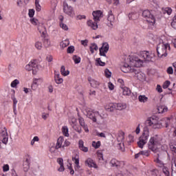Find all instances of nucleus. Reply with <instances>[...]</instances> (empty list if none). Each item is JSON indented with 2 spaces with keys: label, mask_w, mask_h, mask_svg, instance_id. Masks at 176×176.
<instances>
[{
  "label": "nucleus",
  "mask_w": 176,
  "mask_h": 176,
  "mask_svg": "<svg viewBox=\"0 0 176 176\" xmlns=\"http://www.w3.org/2000/svg\"><path fill=\"white\" fill-rule=\"evenodd\" d=\"M55 82L57 85H61V83L64 82V80L62 78H60L59 74H55Z\"/></svg>",
  "instance_id": "bb28decb"
},
{
  "label": "nucleus",
  "mask_w": 176,
  "mask_h": 176,
  "mask_svg": "<svg viewBox=\"0 0 176 176\" xmlns=\"http://www.w3.org/2000/svg\"><path fill=\"white\" fill-rule=\"evenodd\" d=\"M64 142V138L63 137H59L57 142H56V145L55 146V149H60V148H64V144H63V143Z\"/></svg>",
  "instance_id": "f3484780"
},
{
  "label": "nucleus",
  "mask_w": 176,
  "mask_h": 176,
  "mask_svg": "<svg viewBox=\"0 0 176 176\" xmlns=\"http://www.w3.org/2000/svg\"><path fill=\"white\" fill-rule=\"evenodd\" d=\"M62 132L65 137H69V133H68V127L67 126H63Z\"/></svg>",
  "instance_id": "72a5a7b5"
},
{
  "label": "nucleus",
  "mask_w": 176,
  "mask_h": 176,
  "mask_svg": "<svg viewBox=\"0 0 176 176\" xmlns=\"http://www.w3.org/2000/svg\"><path fill=\"white\" fill-rule=\"evenodd\" d=\"M171 168H172L171 175L176 176V159L175 158L172 159Z\"/></svg>",
  "instance_id": "aec40b11"
},
{
  "label": "nucleus",
  "mask_w": 176,
  "mask_h": 176,
  "mask_svg": "<svg viewBox=\"0 0 176 176\" xmlns=\"http://www.w3.org/2000/svg\"><path fill=\"white\" fill-rule=\"evenodd\" d=\"M105 109L109 112H113L116 109V104L113 103H109L108 105L105 106Z\"/></svg>",
  "instance_id": "412c9836"
},
{
  "label": "nucleus",
  "mask_w": 176,
  "mask_h": 176,
  "mask_svg": "<svg viewBox=\"0 0 176 176\" xmlns=\"http://www.w3.org/2000/svg\"><path fill=\"white\" fill-rule=\"evenodd\" d=\"M73 60H74L75 64H79V63H80V57H79L76 55L73 56Z\"/></svg>",
  "instance_id": "c03bdc74"
},
{
  "label": "nucleus",
  "mask_w": 176,
  "mask_h": 176,
  "mask_svg": "<svg viewBox=\"0 0 176 176\" xmlns=\"http://www.w3.org/2000/svg\"><path fill=\"white\" fill-rule=\"evenodd\" d=\"M122 94L124 96H130L131 94V91L127 87H124L122 89Z\"/></svg>",
  "instance_id": "473e14b6"
},
{
  "label": "nucleus",
  "mask_w": 176,
  "mask_h": 176,
  "mask_svg": "<svg viewBox=\"0 0 176 176\" xmlns=\"http://www.w3.org/2000/svg\"><path fill=\"white\" fill-rule=\"evenodd\" d=\"M95 65L98 67H105V62L102 61V60H101V58H98L96 59V63Z\"/></svg>",
  "instance_id": "393cba45"
},
{
  "label": "nucleus",
  "mask_w": 176,
  "mask_h": 176,
  "mask_svg": "<svg viewBox=\"0 0 176 176\" xmlns=\"http://www.w3.org/2000/svg\"><path fill=\"white\" fill-rule=\"evenodd\" d=\"M0 138L2 140L3 144H8V141L9 140L8 135V130L6 129V127H4L3 129H1L0 132Z\"/></svg>",
  "instance_id": "9b49d317"
},
{
  "label": "nucleus",
  "mask_w": 176,
  "mask_h": 176,
  "mask_svg": "<svg viewBox=\"0 0 176 176\" xmlns=\"http://www.w3.org/2000/svg\"><path fill=\"white\" fill-rule=\"evenodd\" d=\"M140 155L142 156H149V151H140Z\"/></svg>",
  "instance_id": "864d4df0"
},
{
  "label": "nucleus",
  "mask_w": 176,
  "mask_h": 176,
  "mask_svg": "<svg viewBox=\"0 0 176 176\" xmlns=\"http://www.w3.org/2000/svg\"><path fill=\"white\" fill-rule=\"evenodd\" d=\"M30 21H31L32 24H33V25H38V23H39L38 19H36L35 18L30 19Z\"/></svg>",
  "instance_id": "5fc2aeb1"
},
{
  "label": "nucleus",
  "mask_w": 176,
  "mask_h": 176,
  "mask_svg": "<svg viewBox=\"0 0 176 176\" xmlns=\"http://www.w3.org/2000/svg\"><path fill=\"white\" fill-rule=\"evenodd\" d=\"M149 63V61H152V55L149 54V52L142 51L140 52V54L138 57H132L130 58L129 62L130 65H131V69L129 72L132 74H135L137 75L138 79L141 80L142 78H141L142 73L140 72V67H142V64L144 63Z\"/></svg>",
  "instance_id": "f257e3e1"
},
{
  "label": "nucleus",
  "mask_w": 176,
  "mask_h": 176,
  "mask_svg": "<svg viewBox=\"0 0 176 176\" xmlns=\"http://www.w3.org/2000/svg\"><path fill=\"white\" fill-rule=\"evenodd\" d=\"M170 82L168 80L165 81L162 86L163 89H167V87H168V86H170Z\"/></svg>",
  "instance_id": "4d7b16f0"
},
{
  "label": "nucleus",
  "mask_w": 176,
  "mask_h": 176,
  "mask_svg": "<svg viewBox=\"0 0 176 176\" xmlns=\"http://www.w3.org/2000/svg\"><path fill=\"white\" fill-rule=\"evenodd\" d=\"M163 13L164 14H167L170 15L171 13H173V10L170 8H166L164 10H163Z\"/></svg>",
  "instance_id": "a19ab883"
},
{
  "label": "nucleus",
  "mask_w": 176,
  "mask_h": 176,
  "mask_svg": "<svg viewBox=\"0 0 176 176\" xmlns=\"http://www.w3.org/2000/svg\"><path fill=\"white\" fill-rule=\"evenodd\" d=\"M34 14H35V10H29V16L30 17H34Z\"/></svg>",
  "instance_id": "0e129e2a"
},
{
  "label": "nucleus",
  "mask_w": 176,
  "mask_h": 176,
  "mask_svg": "<svg viewBox=\"0 0 176 176\" xmlns=\"http://www.w3.org/2000/svg\"><path fill=\"white\" fill-rule=\"evenodd\" d=\"M129 140H128L129 144H131V142H134V136L129 135Z\"/></svg>",
  "instance_id": "bf43d9fd"
},
{
  "label": "nucleus",
  "mask_w": 176,
  "mask_h": 176,
  "mask_svg": "<svg viewBox=\"0 0 176 176\" xmlns=\"http://www.w3.org/2000/svg\"><path fill=\"white\" fill-rule=\"evenodd\" d=\"M100 49L104 50V52H108V50H109V45L108 43H104Z\"/></svg>",
  "instance_id": "79ce46f5"
},
{
  "label": "nucleus",
  "mask_w": 176,
  "mask_h": 176,
  "mask_svg": "<svg viewBox=\"0 0 176 176\" xmlns=\"http://www.w3.org/2000/svg\"><path fill=\"white\" fill-rule=\"evenodd\" d=\"M162 144V140L157 135H156L154 137H151L148 142V148L150 151L153 152L154 153H156L157 152L159 147Z\"/></svg>",
  "instance_id": "f03ea898"
},
{
  "label": "nucleus",
  "mask_w": 176,
  "mask_h": 176,
  "mask_svg": "<svg viewBox=\"0 0 176 176\" xmlns=\"http://www.w3.org/2000/svg\"><path fill=\"white\" fill-rule=\"evenodd\" d=\"M92 14L94 21H100V18L102 17V12L101 10L94 11Z\"/></svg>",
  "instance_id": "ddd939ff"
},
{
  "label": "nucleus",
  "mask_w": 176,
  "mask_h": 176,
  "mask_svg": "<svg viewBox=\"0 0 176 176\" xmlns=\"http://www.w3.org/2000/svg\"><path fill=\"white\" fill-rule=\"evenodd\" d=\"M98 159L99 162H102L104 160V155L101 153H98Z\"/></svg>",
  "instance_id": "13d9d810"
},
{
  "label": "nucleus",
  "mask_w": 176,
  "mask_h": 176,
  "mask_svg": "<svg viewBox=\"0 0 176 176\" xmlns=\"http://www.w3.org/2000/svg\"><path fill=\"white\" fill-rule=\"evenodd\" d=\"M88 42L89 41L87 40H82L81 41V45H82L83 46H87Z\"/></svg>",
  "instance_id": "774afa93"
},
{
  "label": "nucleus",
  "mask_w": 176,
  "mask_h": 176,
  "mask_svg": "<svg viewBox=\"0 0 176 176\" xmlns=\"http://www.w3.org/2000/svg\"><path fill=\"white\" fill-rule=\"evenodd\" d=\"M60 47H61L63 49H65V47H67V46H69V40L66 39V40H65L64 41H62V42L60 43Z\"/></svg>",
  "instance_id": "7c9ffc66"
},
{
  "label": "nucleus",
  "mask_w": 176,
  "mask_h": 176,
  "mask_svg": "<svg viewBox=\"0 0 176 176\" xmlns=\"http://www.w3.org/2000/svg\"><path fill=\"white\" fill-rule=\"evenodd\" d=\"M170 149L172 152H174V153H176V143L170 142Z\"/></svg>",
  "instance_id": "ea45409f"
},
{
  "label": "nucleus",
  "mask_w": 176,
  "mask_h": 176,
  "mask_svg": "<svg viewBox=\"0 0 176 176\" xmlns=\"http://www.w3.org/2000/svg\"><path fill=\"white\" fill-rule=\"evenodd\" d=\"M19 83H20V81H19L17 79H15L11 82V87H16Z\"/></svg>",
  "instance_id": "de8ad7c7"
},
{
  "label": "nucleus",
  "mask_w": 176,
  "mask_h": 176,
  "mask_svg": "<svg viewBox=\"0 0 176 176\" xmlns=\"http://www.w3.org/2000/svg\"><path fill=\"white\" fill-rule=\"evenodd\" d=\"M116 109L118 111H122V109H126L127 108V106L126 104L123 103H116Z\"/></svg>",
  "instance_id": "4be33fe9"
},
{
  "label": "nucleus",
  "mask_w": 176,
  "mask_h": 176,
  "mask_svg": "<svg viewBox=\"0 0 176 176\" xmlns=\"http://www.w3.org/2000/svg\"><path fill=\"white\" fill-rule=\"evenodd\" d=\"M67 52V53H69V54H72V53H74V52H75V47H74V46H72V45L68 47Z\"/></svg>",
  "instance_id": "49530a36"
},
{
  "label": "nucleus",
  "mask_w": 176,
  "mask_h": 176,
  "mask_svg": "<svg viewBox=\"0 0 176 176\" xmlns=\"http://www.w3.org/2000/svg\"><path fill=\"white\" fill-rule=\"evenodd\" d=\"M73 162H74L75 164H79V158L78 157H72Z\"/></svg>",
  "instance_id": "338daca9"
},
{
  "label": "nucleus",
  "mask_w": 176,
  "mask_h": 176,
  "mask_svg": "<svg viewBox=\"0 0 176 176\" xmlns=\"http://www.w3.org/2000/svg\"><path fill=\"white\" fill-rule=\"evenodd\" d=\"M39 138L38 136H35L32 140H31V145H34L35 142H38Z\"/></svg>",
  "instance_id": "3c124183"
},
{
  "label": "nucleus",
  "mask_w": 176,
  "mask_h": 176,
  "mask_svg": "<svg viewBox=\"0 0 176 176\" xmlns=\"http://www.w3.org/2000/svg\"><path fill=\"white\" fill-rule=\"evenodd\" d=\"M63 12L65 13V14H67V16H72L74 14H75V12L74 11V8L72 6H69L67 1H63Z\"/></svg>",
  "instance_id": "1a4fd4ad"
},
{
  "label": "nucleus",
  "mask_w": 176,
  "mask_h": 176,
  "mask_svg": "<svg viewBox=\"0 0 176 176\" xmlns=\"http://www.w3.org/2000/svg\"><path fill=\"white\" fill-rule=\"evenodd\" d=\"M142 16L150 25H155L156 21L155 20V16L151 13V11L148 10L143 11Z\"/></svg>",
  "instance_id": "39448f33"
},
{
  "label": "nucleus",
  "mask_w": 176,
  "mask_h": 176,
  "mask_svg": "<svg viewBox=\"0 0 176 176\" xmlns=\"http://www.w3.org/2000/svg\"><path fill=\"white\" fill-rule=\"evenodd\" d=\"M110 164L111 167H116V168H119L120 166H122V162L116 159H112L110 161Z\"/></svg>",
  "instance_id": "dca6fc26"
},
{
  "label": "nucleus",
  "mask_w": 176,
  "mask_h": 176,
  "mask_svg": "<svg viewBox=\"0 0 176 176\" xmlns=\"http://www.w3.org/2000/svg\"><path fill=\"white\" fill-rule=\"evenodd\" d=\"M85 115L87 116V118L93 120V122H97V118H96V116H97V115H100V113L98 111H93L90 109H87L85 110Z\"/></svg>",
  "instance_id": "9d476101"
},
{
  "label": "nucleus",
  "mask_w": 176,
  "mask_h": 176,
  "mask_svg": "<svg viewBox=\"0 0 176 176\" xmlns=\"http://www.w3.org/2000/svg\"><path fill=\"white\" fill-rule=\"evenodd\" d=\"M43 43L45 47H49L50 46V41L48 38H44Z\"/></svg>",
  "instance_id": "8fccbe9b"
},
{
  "label": "nucleus",
  "mask_w": 176,
  "mask_h": 176,
  "mask_svg": "<svg viewBox=\"0 0 176 176\" xmlns=\"http://www.w3.org/2000/svg\"><path fill=\"white\" fill-rule=\"evenodd\" d=\"M107 20L109 21L108 26L109 27H113V22L115 21V16L112 14V11L110 10L109 12V15L107 16Z\"/></svg>",
  "instance_id": "f8f14e48"
},
{
  "label": "nucleus",
  "mask_w": 176,
  "mask_h": 176,
  "mask_svg": "<svg viewBox=\"0 0 176 176\" xmlns=\"http://www.w3.org/2000/svg\"><path fill=\"white\" fill-rule=\"evenodd\" d=\"M167 47H168V50H170V44H165L163 40H161L160 43L157 46V53L160 58L167 57Z\"/></svg>",
  "instance_id": "7ed1b4c3"
},
{
  "label": "nucleus",
  "mask_w": 176,
  "mask_h": 176,
  "mask_svg": "<svg viewBox=\"0 0 176 176\" xmlns=\"http://www.w3.org/2000/svg\"><path fill=\"white\" fill-rule=\"evenodd\" d=\"M69 145H71V142H69L68 140H65L63 148H65V146H69Z\"/></svg>",
  "instance_id": "69168bd1"
},
{
  "label": "nucleus",
  "mask_w": 176,
  "mask_h": 176,
  "mask_svg": "<svg viewBox=\"0 0 176 176\" xmlns=\"http://www.w3.org/2000/svg\"><path fill=\"white\" fill-rule=\"evenodd\" d=\"M74 129L77 131V133H78V134H80V133H82V128L78 127V126H74Z\"/></svg>",
  "instance_id": "680f3d73"
},
{
  "label": "nucleus",
  "mask_w": 176,
  "mask_h": 176,
  "mask_svg": "<svg viewBox=\"0 0 176 176\" xmlns=\"http://www.w3.org/2000/svg\"><path fill=\"white\" fill-rule=\"evenodd\" d=\"M60 73L63 76L69 75V72L68 70L65 71V66L64 65L61 66L60 67Z\"/></svg>",
  "instance_id": "cd10ccee"
},
{
  "label": "nucleus",
  "mask_w": 176,
  "mask_h": 176,
  "mask_svg": "<svg viewBox=\"0 0 176 176\" xmlns=\"http://www.w3.org/2000/svg\"><path fill=\"white\" fill-rule=\"evenodd\" d=\"M92 146L94 148H95V149H98V148H100V146H101V142L100 141H98L97 142H93Z\"/></svg>",
  "instance_id": "4c0bfd02"
},
{
  "label": "nucleus",
  "mask_w": 176,
  "mask_h": 176,
  "mask_svg": "<svg viewBox=\"0 0 176 176\" xmlns=\"http://www.w3.org/2000/svg\"><path fill=\"white\" fill-rule=\"evenodd\" d=\"M35 5H36V12H41L42 7L39 4V0L35 1Z\"/></svg>",
  "instance_id": "58836bf2"
},
{
  "label": "nucleus",
  "mask_w": 176,
  "mask_h": 176,
  "mask_svg": "<svg viewBox=\"0 0 176 176\" xmlns=\"http://www.w3.org/2000/svg\"><path fill=\"white\" fill-rule=\"evenodd\" d=\"M140 102H146L148 101V97L145 95H140L138 97Z\"/></svg>",
  "instance_id": "c756f323"
},
{
  "label": "nucleus",
  "mask_w": 176,
  "mask_h": 176,
  "mask_svg": "<svg viewBox=\"0 0 176 176\" xmlns=\"http://www.w3.org/2000/svg\"><path fill=\"white\" fill-rule=\"evenodd\" d=\"M117 141L118 142V148L119 151H121V152H124V143L123 142V141H124V132H118L117 135Z\"/></svg>",
  "instance_id": "423d86ee"
},
{
  "label": "nucleus",
  "mask_w": 176,
  "mask_h": 176,
  "mask_svg": "<svg viewBox=\"0 0 176 176\" xmlns=\"http://www.w3.org/2000/svg\"><path fill=\"white\" fill-rule=\"evenodd\" d=\"M104 75L106 78H111V76H112V73L109 71V69H106L104 71Z\"/></svg>",
  "instance_id": "09e8293b"
},
{
  "label": "nucleus",
  "mask_w": 176,
  "mask_h": 176,
  "mask_svg": "<svg viewBox=\"0 0 176 176\" xmlns=\"http://www.w3.org/2000/svg\"><path fill=\"white\" fill-rule=\"evenodd\" d=\"M85 166H87L88 167H94V168H97V164H96V162H94V161L93 160H91V158H88L86 161H85Z\"/></svg>",
  "instance_id": "2eb2a0df"
},
{
  "label": "nucleus",
  "mask_w": 176,
  "mask_h": 176,
  "mask_svg": "<svg viewBox=\"0 0 176 176\" xmlns=\"http://www.w3.org/2000/svg\"><path fill=\"white\" fill-rule=\"evenodd\" d=\"M34 46L37 50H42V48L43 47V45H42V42L41 41H36L34 43Z\"/></svg>",
  "instance_id": "f704fd0d"
},
{
  "label": "nucleus",
  "mask_w": 176,
  "mask_h": 176,
  "mask_svg": "<svg viewBox=\"0 0 176 176\" xmlns=\"http://www.w3.org/2000/svg\"><path fill=\"white\" fill-rule=\"evenodd\" d=\"M26 71H32L33 75H36L39 67L38 63H36V60H31L29 64L25 66Z\"/></svg>",
  "instance_id": "0eeeda50"
},
{
  "label": "nucleus",
  "mask_w": 176,
  "mask_h": 176,
  "mask_svg": "<svg viewBox=\"0 0 176 176\" xmlns=\"http://www.w3.org/2000/svg\"><path fill=\"white\" fill-rule=\"evenodd\" d=\"M60 27L65 31H68V26L63 23V22L60 23Z\"/></svg>",
  "instance_id": "603ef678"
},
{
  "label": "nucleus",
  "mask_w": 176,
  "mask_h": 176,
  "mask_svg": "<svg viewBox=\"0 0 176 176\" xmlns=\"http://www.w3.org/2000/svg\"><path fill=\"white\" fill-rule=\"evenodd\" d=\"M85 146V142H83V140H80L78 141V148L79 149H80L81 148Z\"/></svg>",
  "instance_id": "6e6d98bb"
},
{
  "label": "nucleus",
  "mask_w": 176,
  "mask_h": 176,
  "mask_svg": "<svg viewBox=\"0 0 176 176\" xmlns=\"http://www.w3.org/2000/svg\"><path fill=\"white\" fill-rule=\"evenodd\" d=\"M98 21H95L94 22L91 20H89L87 21V25L89 27H91L92 30H97L98 28V25L97 24Z\"/></svg>",
  "instance_id": "6ab92c4d"
},
{
  "label": "nucleus",
  "mask_w": 176,
  "mask_h": 176,
  "mask_svg": "<svg viewBox=\"0 0 176 176\" xmlns=\"http://www.w3.org/2000/svg\"><path fill=\"white\" fill-rule=\"evenodd\" d=\"M89 82L92 87H98L100 86V82L94 79H89Z\"/></svg>",
  "instance_id": "5701e85b"
},
{
  "label": "nucleus",
  "mask_w": 176,
  "mask_h": 176,
  "mask_svg": "<svg viewBox=\"0 0 176 176\" xmlns=\"http://www.w3.org/2000/svg\"><path fill=\"white\" fill-rule=\"evenodd\" d=\"M146 124L149 127H151V129H162L163 127V125H162V123L157 120V119L154 118L153 117L148 118L146 121Z\"/></svg>",
  "instance_id": "20e7f679"
},
{
  "label": "nucleus",
  "mask_w": 176,
  "mask_h": 176,
  "mask_svg": "<svg viewBox=\"0 0 176 176\" xmlns=\"http://www.w3.org/2000/svg\"><path fill=\"white\" fill-rule=\"evenodd\" d=\"M3 171L6 172V171H9V165L6 164L3 166Z\"/></svg>",
  "instance_id": "e2e57ef3"
},
{
  "label": "nucleus",
  "mask_w": 176,
  "mask_h": 176,
  "mask_svg": "<svg viewBox=\"0 0 176 176\" xmlns=\"http://www.w3.org/2000/svg\"><path fill=\"white\" fill-rule=\"evenodd\" d=\"M167 73L169 74L170 75L173 74V72H174V70L173 69V67H169L168 69H167Z\"/></svg>",
  "instance_id": "052dcab7"
},
{
  "label": "nucleus",
  "mask_w": 176,
  "mask_h": 176,
  "mask_svg": "<svg viewBox=\"0 0 176 176\" xmlns=\"http://www.w3.org/2000/svg\"><path fill=\"white\" fill-rule=\"evenodd\" d=\"M11 98L13 101V111L14 112L16 111V105L17 104V99H16L14 95H13Z\"/></svg>",
  "instance_id": "e433bc0d"
},
{
  "label": "nucleus",
  "mask_w": 176,
  "mask_h": 176,
  "mask_svg": "<svg viewBox=\"0 0 176 176\" xmlns=\"http://www.w3.org/2000/svg\"><path fill=\"white\" fill-rule=\"evenodd\" d=\"M38 30L40 34H41V36H45L46 35V28H45L44 27H42V26H39L38 28Z\"/></svg>",
  "instance_id": "2f4dec72"
},
{
  "label": "nucleus",
  "mask_w": 176,
  "mask_h": 176,
  "mask_svg": "<svg viewBox=\"0 0 176 176\" xmlns=\"http://www.w3.org/2000/svg\"><path fill=\"white\" fill-rule=\"evenodd\" d=\"M148 138H149V132L145 131L142 135L139 138V141L138 142V146L141 149L144 148V145L148 142Z\"/></svg>",
  "instance_id": "6e6552de"
},
{
  "label": "nucleus",
  "mask_w": 176,
  "mask_h": 176,
  "mask_svg": "<svg viewBox=\"0 0 176 176\" xmlns=\"http://www.w3.org/2000/svg\"><path fill=\"white\" fill-rule=\"evenodd\" d=\"M38 87V79H34L33 81V83L32 85V90H35Z\"/></svg>",
  "instance_id": "a18cd8bd"
},
{
  "label": "nucleus",
  "mask_w": 176,
  "mask_h": 176,
  "mask_svg": "<svg viewBox=\"0 0 176 176\" xmlns=\"http://www.w3.org/2000/svg\"><path fill=\"white\" fill-rule=\"evenodd\" d=\"M166 155H167V152L162 151L157 154V158L161 159V160L164 159V157H166Z\"/></svg>",
  "instance_id": "c9c22d12"
},
{
  "label": "nucleus",
  "mask_w": 176,
  "mask_h": 176,
  "mask_svg": "<svg viewBox=\"0 0 176 176\" xmlns=\"http://www.w3.org/2000/svg\"><path fill=\"white\" fill-rule=\"evenodd\" d=\"M157 164H158L159 167H163L164 166V164L163 163V161L160 160V159L157 158L156 160H154Z\"/></svg>",
  "instance_id": "37998d69"
},
{
  "label": "nucleus",
  "mask_w": 176,
  "mask_h": 176,
  "mask_svg": "<svg viewBox=\"0 0 176 176\" xmlns=\"http://www.w3.org/2000/svg\"><path fill=\"white\" fill-rule=\"evenodd\" d=\"M28 170H30V160L27 158L23 162V171L27 172Z\"/></svg>",
  "instance_id": "b1692460"
},
{
  "label": "nucleus",
  "mask_w": 176,
  "mask_h": 176,
  "mask_svg": "<svg viewBox=\"0 0 176 176\" xmlns=\"http://www.w3.org/2000/svg\"><path fill=\"white\" fill-rule=\"evenodd\" d=\"M89 49L91 53L93 54V53H94V50H96V52L98 50V46H97L96 43H91V46L89 47Z\"/></svg>",
  "instance_id": "c85d7f7f"
},
{
  "label": "nucleus",
  "mask_w": 176,
  "mask_h": 176,
  "mask_svg": "<svg viewBox=\"0 0 176 176\" xmlns=\"http://www.w3.org/2000/svg\"><path fill=\"white\" fill-rule=\"evenodd\" d=\"M133 67V66H130V65L127 63H124L122 66H121V71L122 72H124V74H127L130 72L131 69Z\"/></svg>",
  "instance_id": "a211bd4d"
},
{
  "label": "nucleus",
  "mask_w": 176,
  "mask_h": 176,
  "mask_svg": "<svg viewBox=\"0 0 176 176\" xmlns=\"http://www.w3.org/2000/svg\"><path fill=\"white\" fill-rule=\"evenodd\" d=\"M79 124L82 127L86 133H89V128L85 122V119L82 117H79L78 118Z\"/></svg>",
  "instance_id": "4468645a"
},
{
  "label": "nucleus",
  "mask_w": 176,
  "mask_h": 176,
  "mask_svg": "<svg viewBox=\"0 0 176 176\" xmlns=\"http://www.w3.org/2000/svg\"><path fill=\"white\" fill-rule=\"evenodd\" d=\"M100 56H102V57H104V61H107L108 60V57H107L106 53H108V51H105V50H103V48H100Z\"/></svg>",
  "instance_id": "a878e982"
}]
</instances>
